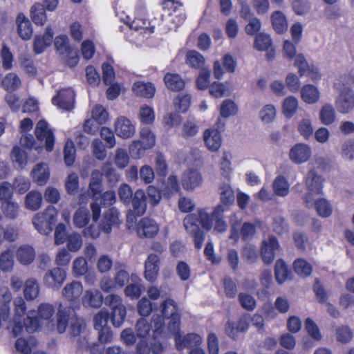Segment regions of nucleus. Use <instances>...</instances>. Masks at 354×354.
Listing matches in <instances>:
<instances>
[{
    "label": "nucleus",
    "instance_id": "33",
    "mask_svg": "<svg viewBox=\"0 0 354 354\" xmlns=\"http://www.w3.org/2000/svg\"><path fill=\"white\" fill-rule=\"evenodd\" d=\"M40 287L38 281L33 278L27 279L24 283V295L26 300L32 301L39 294Z\"/></svg>",
    "mask_w": 354,
    "mask_h": 354
},
{
    "label": "nucleus",
    "instance_id": "20",
    "mask_svg": "<svg viewBox=\"0 0 354 354\" xmlns=\"http://www.w3.org/2000/svg\"><path fill=\"white\" fill-rule=\"evenodd\" d=\"M102 190V185L97 183H89L88 192L95 201L91 204V209L92 211L93 221H97L100 216L101 207L98 203L97 195L101 193Z\"/></svg>",
    "mask_w": 354,
    "mask_h": 354
},
{
    "label": "nucleus",
    "instance_id": "61",
    "mask_svg": "<svg viewBox=\"0 0 354 354\" xmlns=\"http://www.w3.org/2000/svg\"><path fill=\"white\" fill-rule=\"evenodd\" d=\"M179 189L180 187L177 177L176 176L171 175L167 178L165 188L162 191L163 194L169 197L170 196L177 193L179 191Z\"/></svg>",
    "mask_w": 354,
    "mask_h": 354
},
{
    "label": "nucleus",
    "instance_id": "40",
    "mask_svg": "<svg viewBox=\"0 0 354 354\" xmlns=\"http://www.w3.org/2000/svg\"><path fill=\"white\" fill-rule=\"evenodd\" d=\"M275 279L277 281L281 284L289 279L290 272L287 265L281 260H277L275 263Z\"/></svg>",
    "mask_w": 354,
    "mask_h": 354
},
{
    "label": "nucleus",
    "instance_id": "44",
    "mask_svg": "<svg viewBox=\"0 0 354 354\" xmlns=\"http://www.w3.org/2000/svg\"><path fill=\"white\" fill-rule=\"evenodd\" d=\"M32 19L35 24L42 26L46 21V15L44 5L35 3L31 8Z\"/></svg>",
    "mask_w": 354,
    "mask_h": 354
},
{
    "label": "nucleus",
    "instance_id": "39",
    "mask_svg": "<svg viewBox=\"0 0 354 354\" xmlns=\"http://www.w3.org/2000/svg\"><path fill=\"white\" fill-rule=\"evenodd\" d=\"M73 224L79 228L85 227L90 221V212L88 209L81 207L73 215Z\"/></svg>",
    "mask_w": 354,
    "mask_h": 354
},
{
    "label": "nucleus",
    "instance_id": "24",
    "mask_svg": "<svg viewBox=\"0 0 354 354\" xmlns=\"http://www.w3.org/2000/svg\"><path fill=\"white\" fill-rule=\"evenodd\" d=\"M133 212L136 216H142L146 211V196L143 190L138 189L131 198Z\"/></svg>",
    "mask_w": 354,
    "mask_h": 354
},
{
    "label": "nucleus",
    "instance_id": "31",
    "mask_svg": "<svg viewBox=\"0 0 354 354\" xmlns=\"http://www.w3.org/2000/svg\"><path fill=\"white\" fill-rule=\"evenodd\" d=\"M164 82L167 88L174 91L183 89L185 85L184 80L176 73H167L164 77Z\"/></svg>",
    "mask_w": 354,
    "mask_h": 354
},
{
    "label": "nucleus",
    "instance_id": "1",
    "mask_svg": "<svg viewBox=\"0 0 354 354\" xmlns=\"http://www.w3.org/2000/svg\"><path fill=\"white\" fill-rule=\"evenodd\" d=\"M183 225L187 232L194 237V245L197 249L202 247L205 239L204 232L200 228V225L207 230L212 228L209 214L203 209L196 214L187 215L183 220Z\"/></svg>",
    "mask_w": 354,
    "mask_h": 354
},
{
    "label": "nucleus",
    "instance_id": "63",
    "mask_svg": "<svg viewBox=\"0 0 354 354\" xmlns=\"http://www.w3.org/2000/svg\"><path fill=\"white\" fill-rule=\"evenodd\" d=\"M14 265L13 254L10 250L3 252L0 256V267L4 271H10Z\"/></svg>",
    "mask_w": 354,
    "mask_h": 354
},
{
    "label": "nucleus",
    "instance_id": "54",
    "mask_svg": "<svg viewBox=\"0 0 354 354\" xmlns=\"http://www.w3.org/2000/svg\"><path fill=\"white\" fill-rule=\"evenodd\" d=\"M199 127L194 122L187 120L185 121L181 127V135L183 138L187 139L194 137L198 133Z\"/></svg>",
    "mask_w": 354,
    "mask_h": 354
},
{
    "label": "nucleus",
    "instance_id": "17",
    "mask_svg": "<svg viewBox=\"0 0 354 354\" xmlns=\"http://www.w3.org/2000/svg\"><path fill=\"white\" fill-rule=\"evenodd\" d=\"M115 132L119 137L129 138L134 135L135 127L128 118L122 116L115 122Z\"/></svg>",
    "mask_w": 354,
    "mask_h": 354
},
{
    "label": "nucleus",
    "instance_id": "19",
    "mask_svg": "<svg viewBox=\"0 0 354 354\" xmlns=\"http://www.w3.org/2000/svg\"><path fill=\"white\" fill-rule=\"evenodd\" d=\"M82 292V284L79 281H73L65 286L62 293V296L68 301L77 303Z\"/></svg>",
    "mask_w": 354,
    "mask_h": 354
},
{
    "label": "nucleus",
    "instance_id": "53",
    "mask_svg": "<svg viewBox=\"0 0 354 354\" xmlns=\"http://www.w3.org/2000/svg\"><path fill=\"white\" fill-rule=\"evenodd\" d=\"M75 152L76 150L73 142L71 140H68L64 148V162L68 166H71L74 163Z\"/></svg>",
    "mask_w": 354,
    "mask_h": 354
},
{
    "label": "nucleus",
    "instance_id": "49",
    "mask_svg": "<svg viewBox=\"0 0 354 354\" xmlns=\"http://www.w3.org/2000/svg\"><path fill=\"white\" fill-rule=\"evenodd\" d=\"M272 46V39L269 35L261 32L257 35L254 41V47L260 51L268 50Z\"/></svg>",
    "mask_w": 354,
    "mask_h": 354
},
{
    "label": "nucleus",
    "instance_id": "62",
    "mask_svg": "<svg viewBox=\"0 0 354 354\" xmlns=\"http://www.w3.org/2000/svg\"><path fill=\"white\" fill-rule=\"evenodd\" d=\"M151 325L148 323L146 319L140 318L135 326L136 336L140 338L146 337L151 330Z\"/></svg>",
    "mask_w": 354,
    "mask_h": 354
},
{
    "label": "nucleus",
    "instance_id": "35",
    "mask_svg": "<svg viewBox=\"0 0 354 354\" xmlns=\"http://www.w3.org/2000/svg\"><path fill=\"white\" fill-rule=\"evenodd\" d=\"M319 118L324 125L332 124L336 119V113L333 105L330 104H324L319 111Z\"/></svg>",
    "mask_w": 354,
    "mask_h": 354
},
{
    "label": "nucleus",
    "instance_id": "59",
    "mask_svg": "<svg viewBox=\"0 0 354 354\" xmlns=\"http://www.w3.org/2000/svg\"><path fill=\"white\" fill-rule=\"evenodd\" d=\"M232 158V156L229 152H223L222 158H221V162H220V170L221 172V174L225 177L228 178L230 176V174L232 171V167H231V160Z\"/></svg>",
    "mask_w": 354,
    "mask_h": 354
},
{
    "label": "nucleus",
    "instance_id": "58",
    "mask_svg": "<svg viewBox=\"0 0 354 354\" xmlns=\"http://www.w3.org/2000/svg\"><path fill=\"white\" fill-rule=\"evenodd\" d=\"M295 271L300 276L306 277L312 272V266L304 259H297L294 262Z\"/></svg>",
    "mask_w": 354,
    "mask_h": 354
},
{
    "label": "nucleus",
    "instance_id": "23",
    "mask_svg": "<svg viewBox=\"0 0 354 354\" xmlns=\"http://www.w3.org/2000/svg\"><path fill=\"white\" fill-rule=\"evenodd\" d=\"M17 32L24 40H29L32 35V28L30 20L24 14H19L16 19Z\"/></svg>",
    "mask_w": 354,
    "mask_h": 354
},
{
    "label": "nucleus",
    "instance_id": "11",
    "mask_svg": "<svg viewBox=\"0 0 354 354\" xmlns=\"http://www.w3.org/2000/svg\"><path fill=\"white\" fill-rule=\"evenodd\" d=\"M311 154L310 146L304 143H298L290 149L289 158L295 164H302L310 158Z\"/></svg>",
    "mask_w": 354,
    "mask_h": 354
},
{
    "label": "nucleus",
    "instance_id": "25",
    "mask_svg": "<svg viewBox=\"0 0 354 354\" xmlns=\"http://www.w3.org/2000/svg\"><path fill=\"white\" fill-rule=\"evenodd\" d=\"M103 302V297L98 290H87L82 297L84 306L99 308Z\"/></svg>",
    "mask_w": 354,
    "mask_h": 354
},
{
    "label": "nucleus",
    "instance_id": "2",
    "mask_svg": "<svg viewBox=\"0 0 354 354\" xmlns=\"http://www.w3.org/2000/svg\"><path fill=\"white\" fill-rule=\"evenodd\" d=\"M324 182V177L315 169H311L307 173L304 178L306 193L303 197L307 207H313L315 196L322 193Z\"/></svg>",
    "mask_w": 354,
    "mask_h": 354
},
{
    "label": "nucleus",
    "instance_id": "48",
    "mask_svg": "<svg viewBox=\"0 0 354 354\" xmlns=\"http://www.w3.org/2000/svg\"><path fill=\"white\" fill-rule=\"evenodd\" d=\"M297 131L305 139L310 138L314 132V128L310 118H303L298 122Z\"/></svg>",
    "mask_w": 354,
    "mask_h": 354
},
{
    "label": "nucleus",
    "instance_id": "42",
    "mask_svg": "<svg viewBox=\"0 0 354 354\" xmlns=\"http://www.w3.org/2000/svg\"><path fill=\"white\" fill-rule=\"evenodd\" d=\"M151 323L153 326V335L156 339L159 335L167 336L172 334L169 330L165 327L164 319L160 315H153Z\"/></svg>",
    "mask_w": 354,
    "mask_h": 354
},
{
    "label": "nucleus",
    "instance_id": "64",
    "mask_svg": "<svg viewBox=\"0 0 354 354\" xmlns=\"http://www.w3.org/2000/svg\"><path fill=\"white\" fill-rule=\"evenodd\" d=\"M139 117L142 123L151 124L155 119L154 111L149 106H142L140 109Z\"/></svg>",
    "mask_w": 354,
    "mask_h": 354
},
{
    "label": "nucleus",
    "instance_id": "8",
    "mask_svg": "<svg viewBox=\"0 0 354 354\" xmlns=\"http://www.w3.org/2000/svg\"><path fill=\"white\" fill-rule=\"evenodd\" d=\"M66 273L61 268H54L48 270L44 276V283L48 288L58 290L66 280Z\"/></svg>",
    "mask_w": 354,
    "mask_h": 354
},
{
    "label": "nucleus",
    "instance_id": "57",
    "mask_svg": "<svg viewBox=\"0 0 354 354\" xmlns=\"http://www.w3.org/2000/svg\"><path fill=\"white\" fill-rule=\"evenodd\" d=\"M67 248L71 252L78 251L82 245V239L77 232H73L68 236Z\"/></svg>",
    "mask_w": 354,
    "mask_h": 354
},
{
    "label": "nucleus",
    "instance_id": "47",
    "mask_svg": "<svg viewBox=\"0 0 354 354\" xmlns=\"http://www.w3.org/2000/svg\"><path fill=\"white\" fill-rule=\"evenodd\" d=\"M140 141L143 145L144 149H149L155 145V135L148 127L141 129L140 132Z\"/></svg>",
    "mask_w": 354,
    "mask_h": 354
},
{
    "label": "nucleus",
    "instance_id": "4",
    "mask_svg": "<svg viewBox=\"0 0 354 354\" xmlns=\"http://www.w3.org/2000/svg\"><path fill=\"white\" fill-rule=\"evenodd\" d=\"M55 313V308L52 304L48 303L41 304L38 306L37 317H33L32 313H28L27 317L24 319L26 326V331L29 333L38 330L42 326L41 319L48 321Z\"/></svg>",
    "mask_w": 354,
    "mask_h": 354
},
{
    "label": "nucleus",
    "instance_id": "12",
    "mask_svg": "<svg viewBox=\"0 0 354 354\" xmlns=\"http://www.w3.org/2000/svg\"><path fill=\"white\" fill-rule=\"evenodd\" d=\"M203 183L201 174L196 169L185 171L181 177V184L184 189L192 191L200 187Z\"/></svg>",
    "mask_w": 354,
    "mask_h": 354
},
{
    "label": "nucleus",
    "instance_id": "34",
    "mask_svg": "<svg viewBox=\"0 0 354 354\" xmlns=\"http://www.w3.org/2000/svg\"><path fill=\"white\" fill-rule=\"evenodd\" d=\"M272 188L277 196L285 197L289 194L290 184L285 176L279 175L274 178Z\"/></svg>",
    "mask_w": 354,
    "mask_h": 354
},
{
    "label": "nucleus",
    "instance_id": "29",
    "mask_svg": "<svg viewBox=\"0 0 354 354\" xmlns=\"http://www.w3.org/2000/svg\"><path fill=\"white\" fill-rule=\"evenodd\" d=\"M31 174L33 179L39 185H44L50 176L48 165L45 163L37 164L32 169Z\"/></svg>",
    "mask_w": 354,
    "mask_h": 354
},
{
    "label": "nucleus",
    "instance_id": "46",
    "mask_svg": "<svg viewBox=\"0 0 354 354\" xmlns=\"http://www.w3.org/2000/svg\"><path fill=\"white\" fill-rule=\"evenodd\" d=\"M187 63L192 68H203L205 64V58L196 50H190L186 55Z\"/></svg>",
    "mask_w": 354,
    "mask_h": 354
},
{
    "label": "nucleus",
    "instance_id": "16",
    "mask_svg": "<svg viewBox=\"0 0 354 354\" xmlns=\"http://www.w3.org/2000/svg\"><path fill=\"white\" fill-rule=\"evenodd\" d=\"M203 139L207 149L211 151H218L222 144L221 133L216 129H206L203 133Z\"/></svg>",
    "mask_w": 354,
    "mask_h": 354
},
{
    "label": "nucleus",
    "instance_id": "27",
    "mask_svg": "<svg viewBox=\"0 0 354 354\" xmlns=\"http://www.w3.org/2000/svg\"><path fill=\"white\" fill-rule=\"evenodd\" d=\"M225 209L221 205H217L212 215H209L210 221L212 223V226L214 225V230L218 232H223L227 229V224L223 220V213Z\"/></svg>",
    "mask_w": 354,
    "mask_h": 354
},
{
    "label": "nucleus",
    "instance_id": "32",
    "mask_svg": "<svg viewBox=\"0 0 354 354\" xmlns=\"http://www.w3.org/2000/svg\"><path fill=\"white\" fill-rule=\"evenodd\" d=\"M133 91L139 96L151 98L154 95L156 88L150 82H136L133 85Z\"/></svg>",
    "mask_w": 354,
    "mask_h": 354
},
{
    "label": "nucleus",
    "instance_id": "22",
    "mask_svg": "<svg viewBox=\"0 0 354 354\" xmlns=\"http://www.w3.org/2000/svg\"><path fill=\"white\" fill-rule=\"evenodd\" d=\"M53 31L47 27L43 35H37L35 37L33 49L35 53L40 54L49 46L53 41Z\"/></svg>",
    "mask_w": 354,
    "mask_h": 354
},
{
    "label": "nucleus",
    "instance_id": "13",
    "mask_svg": "<svg viewBox=\"0 0 354 354\" xmlns=\"http://www.w3.org/2000/svg\"><path fill=\"white\" fill-rule=\"evenodd\" d=\"M172 333L174 335L175 344L178 350L198 346L202 342V337L196 333H189L183 337L180 335L179 330L176 333Z\"/></svg>",
    "mask_w": 354,
    "mask_h": 354
},
{
    "label": "nucleus",
    "instance_id": "14",
    "mask_svg": "<svg viewBox=\"0 0 354 354\" xmlns=\"http://www.w3.org/2000/svg\"><path fill=\"white\" fill-rule=\"evenodd\" d=\"M278 248V241L274 236H270L268 240H264L262 242L261 254L265 263L270 264L273 261L275 250Z\"/></svg>",
    "mask_w": 354,
    "mask_h": 354
},
{
    "label": "nucleus",
    "instance_id": "45",
    "mask_svg": "<svg viewBox=\"0 0 354 354\" xmlns=\"http://www.w3.org/2000/svg\"><path fill=\"white\" fill-rule=\"evenodd\" d=\"M3 88L9 91L12 92L19 88L21 85V80L18 75L14 73L7 74L2 81Z\"/></svg>",
    "mask_w": 354,
    "mask_h": 354
},
{
    "label": "nucleus",
    "instance_id": "60",
    "mask_svg": "<svg viewBox=\"0 0 354 354\" xmlns=\"http://www.w3.org/2000/svg\"><path fill=\"white\" fill-rule=\"evenodd\" d=\"M12 187L19 194H24L29 189L30 182L28 178L19 176L15 178Z\"/></svg>",
    "mask_w": 354,
    "mask_h": 354
},
{
    "label": "nucleus",
    "instance_id": "3",
    "mask_svg": "<svg viewBox=\"0 0 354 354\" xmlns=\"http://www.w3.org/2000/svg\"><path fill=\"white\" fill-rule=\"evenodd\" d=\"M57 210L53 205H48L44 212L37 213L32 218V224L35 228L42 234H48L53 230V225L55 223L57 216Z\"/></svg>",
    "mask_w": 354,
    "mask_h": 354
},
{
    "label": "nucleus",
    "instance_id": "15",
    "mask_svg": "<svg viewBox=\"0 0 354 354\" xmlns=\"http://www.w3.org/2000/svg\"><path fill=\"white\" fill-rule=\"evenodd\" d=\"M159 231L158 224L149 218H142L137 225V232L140 237H153Z\"/></svg>",
    "mask_w": 354,
    "mask_h": 354
},
{
    "label": "nucleus",
    "instance_id": "7",
    "mask_svg": "<svg viewBox=\"0 0 354 354\" xmlns=\"http://www.w3.org/2000/svg\"><path fill=\"white\" fill-rule=\"evenodd\" d=\"M52 102L59 109L70 111L74 108L75 92L71 88L59 90L53 97Z\"/></svg>",
    "mask_w": 354,
    "mask_h": 354
},
{
    "label": "nucleus",
    "instance_id": "51",
    "mask_svg": "<svg viewBox=\"0 0 354 354\" xmlns=\"http://www.w3.org/2000/svg\"><path fill=\"white\" fill-rule=\"evenodd\" d=\"M272 26L278 33H281L287 29V22L284 15L279 11L273 13L272 16Z\"/></svg>",
    "mask_w": 354,
    "mask_h": 354
},
{
    "label": "nucleus",
    "instance_id": "21",
    "mask_svg": "<svg viewBox=\"0 0 354 354\" xmlns=\"http://www.w3.org/2000/svg\"><path fill=\"white\" fill-rule=\"evenodd\" d=\"M118 210L115 207L110 208L104 213L102 220L100 224V229L106 233H110L112 226L118 225Z\"/></svg>",
    "mask_w": 354,
    "mask_h": 354
},
{
    "label": "nucleus",
    "instance_id": "10",
    "mask_svg": "<svg viewBox=\"0 0 354 354\" xmlns=\"http://www.w3.org/2000/svg\"><path fill=\"white\" fill-rule=\"evenodd\" d=\"M335 99V106L338 112L346 114L354 109V91L346 90L338 92Z\"/></svg>",
    "mask_w": 354,
    "mask_h": 354
},
{
    "label": "nucleus",
    "instance_id": "43",
    "mask_svg": "<svg viewBox=\"0 0 354 354\" xmlns=\"http://www.w3.org/2000/svg\"><path fill=\"white\" fill-rule=\"evenodd\" d=\"M299 103L296 97L289 96L285 98L283 103V113L288 118H292L298 109Z\"/></svg>",
    "mask_w": 354,
    "mask_h": 354
},
{
    "label": "nucleus",
    "instance_id": "30",
    "mask_svg": "<svg viewBox=\"0 0 354 354\" xmlns=\"http://www.w3.org/2000/svg\"><path fill=\"white\" fill-rule=\"evenodd\" d=\"M301 95L302 100L307 104H315L320 97L319 89L312 84L304 86L301 90Z\"/></svg>",
    "mask_w": 354,
    "mask_h": 354
},
{
    "label": "nucleus",
    "instance_id": "6",
    "mask_svg": "<svg viewBox=\"0 0 354 354\" xmlns=\"http://www.w3.org/2000/svg\"><path fill=\"white\" fill-rule=\"evenodd\" d=\"M35 133L38 140L44 141L45 149L47 151L50 152L53 150L55 136L45 120H41L37 123Z\"/></svg>",
    "mask_w": 354,
    "mask_h": 354
},
{
    "label": "nucleus",
    "instance_id": "36",
    "mask_svg": "<svg viewBox=\"0 0 354 354\" xmlns=\"http://www.w3.org/2000/svg\"><path fill=\"white\" fill-rule=\"evenodd\" d=\"M42 195L40 192L32 190L25 197V207L31 211H37L41 205Z\"/></svg>",
    "mask_w": 354,
    "mask_h": 354
},
{
    "label": "nucleus",
    "instance_id": "9",
    "mask_svg": "<svg viewBox=\"0 0 354 354\" xmlns=\"http://www.w3.org/2000/svg\"><path fill=\"white\" fill-rule=\"evenodd\" d=\"M295 66L298 68L301 77L308 76L313 81L319 79L320 75L318 68L314 65H310L304 55H297L295 57Z\"/></svg>",
    "mask_w": 354,
    "mask_h": 354
},
{
    "label": "nucleus",
    "instance_id": "55",
    "mask_svg": "<svg viewBox=\"0 0 354 354\" xmlns=\"http://www.w3.org/2000/svg\"><path fill=\"white\" fill-rule=\"evenodd\" d=\"M54 45L56 50L62 55H64L73 47L69 45L68 37L66 35H61L55 37Z\"/></svg>",
    "mask_w": 354,
    "mask_h": 354
},
{
    "label": "nucleus",
    "instance_id": "18",
    "mask_svg": "<svg viewBox=\"0 0 354 354\" xmlns=\"http://www.w3.org/2000/svg\"><path fill=\"white\" fill-rule=\"evenodd\" d=\"M160 259L158 255L150 254L145 263V277L149 281H153L158 274Z\"/></svg>",
    "mask_w": 354,
    "mask_h": 354
},
{
    "label": "nucleus",
    "instance_id": "37",
    "mask_svg": "<svg viewBox=\"0 0 354 354\" xmlns=\"http://www.w3.org/2000/svg\"><path fill=\"white\" fill-rule=\"evenodd\" d=\"M86 329L84 319L81 317L73 316L70 319L68 333L72 337L80 336Z\"/></svg>",
    "mask_w": 354,
    "mask_h": 354
},
{
    "label": "nucleus",
    "instance_id": "56",
    "mask_svg": "<svg viewBox=\"0 0 354 354\" xmlns=\"http://www.w3.org/2000/svg\"><path fill=\"white\" fill-rule=\"evenodd\" d=\"M221 202L225 205H230L234 201V192L228 184H223L219 188Z\"/></svg>",
    "mask_w": 354,
    "mask_h": 354
},
{
    "label": "nucleus",
    "instance_id": "52",
    "mask_svg": "<svg viewBox=\"0 0 354 354\" xmlns=\"http://www.w3.org/2000/svg\"><path fill=\"white\" fill-rule=\"evenodd\" d=\"M313 205H315L318 214L322 217H328L332 213L331 205L324 198L318 199L315 202L314 201Z\"/></svg>",
    "mask_w": 354,
    "mask_h": 354
},
{
    "label": "nucleus",
    "instance_id": "38",
    "mask_svg": "<svg viewBox=\"0 0 354 354\" xmlns=\"http://www.w3.org/2000/svg\"><path fill=\"white\" fill-rule=\"evenodd\" d=\"M70 319L68 310L63 308L62 303H60L57 313V330L59 333L66 331Z\"/></svg>",
    "mask_w": 354,
    "mask_h": 354
},
{
    "label": "nucleus",
    "instance_id": "5",
    "mask_svg": "<svg viewBox=\"0 0 354 354\" xmlns=\"http://www.w3.org/2000/svg\"><path fill=\"white\" fill-rule=\"evenodd\" d=\"M161 312L164 317L170 318L168 323V330L171 333H176L180 330V316L177 313L176 302L171 299H167L162 302L160 305Z\"/></svg>",
    "mask_w": 354,
    "mask_h": 354
},
{
    "label": "nucleus",
    "instance_id": "26",
    "mask_svg": "<svg viewBox=\"0 0 354 354\" xmlns=\"http://www.w3.org/2000/svg\"><path fill=\"white\" fill-rule=\"evenodd\" d=\"M354 84V73L353 71L341 75L335 80L333 87L337 92L353 90L351 86Z\"/></svg>",
    "mask_w": 354,
    "mask_h": 354
},
{
    "label": "nucleus",
    "instance_id": "41",
    "mask_svg": "<svg viewBox=\"0 0 354 354\" xmlns=\"http://www.w3.org/2000/svg\"><path fill=\"white\" fill-rule=\"evenodd\" d=\"M1 209L6 218L10 220H15L19 214V205L17 202L10 201L2 203Z\"/></svg>",
    "mask_w": 354,
    "mask_h": 354
},
{
    "label": "nucleus",
    "instance_id": "28",
    "mask_svg": "<svg viewBox=\"0 0 354 354\" xmlns=\"http://www.w3.org/2000/svg\"><path fill=\"white\" fill-rule=\"evenodd\" d=\"M35 258L34 248L28 245L19 247L17 251V259L23 265H29Z\"/></svg>",
    "mask_w": 354,
    "mask_h": 354
},
{
    "label": "nucleus",
    "instance_id": "50",
    "mask_svg": "<svg viewBox=\"0 0 354 354\" xmlns=\"http://www.w3.org/2000/svg\"><path fill=\"white\" fill-rule=\"evenodd\" d=\"M12 161L17 165L20 169H24L28 162L26 153L19 147H13L11 154Z\"/></svg>",
    "mask_w": 354,
    "mask_h": 354
}]
</instances>
